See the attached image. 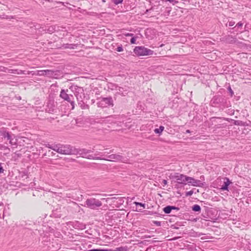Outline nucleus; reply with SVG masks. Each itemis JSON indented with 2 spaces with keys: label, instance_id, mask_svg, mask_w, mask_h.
I'll use <instances>...</instances> for the list:
<instances>
[{
  "label": "nucleus",
  "instance_id": "nucleus-1",
  "mask_svg": "<svg viewBox=\"0 0 251 251\" xmlns=\"http://www.w3.org/2000/svg\"><path fill=\"white\" fill-rule=\"evenodd\" d=\"M0 141H2L3 139L6 140L11 145H17V139L15 135L8 131L5 128L0 129Z\"/></svg>",
  "mask_w": 251,
  "mask_h": 251
},
{
  "label": "nucleus",
  "instance_id": "nucleus-2",
  "mask_svg": "<svg viewBox=\"0 0 251 251\" xmlns=\"http://www.w3.org/2000/svg\"><path fill=\"white\" fill-rule=\"evenodd\" d=\"M93 151L91 150H87L86 149H76L74 152V155H79L83 158L88 159L98 160L101 159L100 156H94L93 154H90Z\"/></svg>",
  "mask_w": 251,
  "mask_h": 251
},
{
  "label": "nucleus",
  "instance_id": "nucleus-3",
  "mask_svg": "<svg viewBox=\"0 0 251 251\" xmlns=\"http://www.w3.org/2000/svg\"><path fill=\"white\" fill-rule=\"evenodd\" d=\"M56 152L65 155H74L75 148L70 145L57 144Z\"/></svg>",
  "mask_w": 251,
  "mask_h": 251
},
{
  "label": "nucleus",
  "instance_id": "nucleus-4",
  "mask_svg": "<svg viewBox=\"0 0 251 251\" xmlns=\"http://www.w3.org/2000/svg\"><path fill=\"white\" fill-rule=\"evenodd\" d=\"M60 71L58 70H38L37 71V75L47 76L50 78H58V76L60 75Z\"/></svg>",
  "mask_w": 251,
  "mask_h": 251
},
{
  "label": "nucleus",
  "instance_id": "nucleus-5",
  "mask_svg": "<svg viewBox=\"0 0 251 251\" xmlns=\"http://www.w3.org/2000/svg\"><path fill=\"white\" fill-rule=\"evenodd\" d=\"M101 205V201L94 198L87 199L85 202V206L94 210L98 209Z\"/></svg>",
  "mask_w": 251,
  "mask_h": 251
},
{
  "label": "nucleus",
  "instance_id": "nucleus-6",
  "mask_svg": "<svg viewBox=\"0 0 251 251\" xmlns=\"http://www.w3.org/2000/svg\"><path fill=\"white\" fill-rule=\"evenodd\" d=\"M134 52L138 56H145L152 55L153 51L144 46H138L134 49Z\"/></svg>",
  "mask_w": 251,
  "mask_h": 251
},
{
  "label": "nucleus",
  "instance_id": "nucleus-7",
  "mask_svg": "<svg viewBox=\"0 0 251 251\" xmlns=\"http://www.w3.org/2000/svg\"><path fill=\"white\" fill-rule=\"evenodd\" d=\"M170 177L171 179H176L177 183L182 185H186L187 184V181H188L187 176L177 173L171 174L170 176Z\"/></svg>",
  "mask_w": 251,
  "mask_h": 251
},
{
  "label": "nucleus",
  "instance_id": "nucleus-8",
  "mask_svg": "<svg viewBox=\"0 0 251 251\" xmlns=\"http://www.w3.org/2000/svg\"><path fill=\"white\" fill-rule=\"evenodd\" d=\"M100 160H104L109 161H118L124 163H126L127 159L126 157L122 156L120 154H112L108 155L107 158H102Z\"/></svg>",
  "mask_w": 251,
  "mask_h": 251
},
{
  "label": "nucleus",
  "instance_id": "nucleus-9",
  "mask_svg": "<svg viewBox=\"0 0 251 251\" xmlns=\"http://www.w3.org/2000/svg\"><path fill=\"white\" fill-rule=\"evenodd\" d=\"M98 106L105 107L108 106H113V100L111 97L103 98L98 102Z\"/></svg>",
  "mask_w": 251,
  "mask_h": 251
},
{
  "label": "nucleus",
  "instance_id": "nucleus-10",
  "mask_svg": "<svg viewBox=\"0 0 251 251\" xmlns=\"http://www.w3.org/2000/svg\"><path fill=\"white\" fill-rule=\"evenodd\" d=\"M187 179L188 181H187V183L189 185L191 184L194 186H201L202 184L201 180L195 179L194 178L192 177L188 176Z\"/></svg>",
  "mask_w": 251,
  "mask_h": 251
},
{
  "label": "nucleus",
  "instance_id": "nucleus-11",
  "mask_svg": "<svg viewBox=\"0 0 251 251\" xmlns=\"http://www.w3.org/2000/svg\"><path fill=\"white\" fill-rule=\"evenodd\" d=\"M60 97L68 102L71 101V100L73 99V95H68L64 90H62L60 92Z\"/></svg>",
  "mask_w": 251,
  "mask_h": 251
},
{
  "label": "nucleus",
  "instance_id": "nucleus-12",
  "mask_svg": "<svg viewBox=\"0 0 251 251\" xmlns=\"http://www.w3.org/2000/svg\"><path fill=\"white\" fill-rule=\"evenodd\" d=\"M224 179V184L222 186L221 189L222 190L225 191L227 190L228 191V186L230 184L232 183V182L229 180V179L226 177L223 178Z\"/></svg>",
  "mask_w": 251,
  "mask_h": 251
},
{
  "label": "nucleus",
  "instance_id": "nucleus-13",
  "mask_svg": "<svg viewBox=\"0 0 251 251\" xmlns=\"http://www.w3.org/2000/svg\"><path fill=\"white\" fill-rule=\"evenodd\" d=\"M236 38L233 37L231 35H228L226 37V41L227 43L229 44L235 43L236 41Z\"/></svg>",
  "mask_w": 251,
  "mask_h": 251
},
{
  "label": "nucleus",
  "instance_id": "nucleus-14",
  "mask_svg": "<svg viewBox=\"0 0 251 251\" xmlns=\"http://www.w3.org/2000/svg\"><path fill=\"white\" fill-rule=\"evenodd\" d=\"M8 73H11V74H17L18 75H22V74H25V71L19 70L18 69H10V70H8Z\"/></svg>",
  "mask_w": 251,
  "mask_h": 251
},
{
  "label": "nucleus",
  "instance_id": "nucleus-15",
  "mask_svg": "<svg viewBox=\"0 0 251 251\" xmlns=\"http://www.w3.org/2000/svg\"><path fill=\"white\" fill-rule=\"evenodd\" d=\"M78 104L82 109H87L89 108V106L88 104H85L82 100L79 101Z\"/></svg>",
  "mask_w": 251,
  "mask_h": 251
},
{
  "label": "nucleus",
  "instance_id": "nucleus-16",
  "mask_svg": "<svg viewBox=\"0 0 251 251\" xmlns=\"http://www.w3.org/2000/svg\"><path fill=\"white\" fill-rule=\"evenodd\" d=\"M192 209L195 212L200 213L201 211V207L198 204H195L192 207Z\"/></svg>",
  "mask_w": 251,
  "mask_h": 251
},
{
  "label": "nucleus",
  "instance_id": "nucleus-17",
  "mask_svg": "<svg viewBox=\"0 0 251 251\" xmlns=\"http://www.w3.org/2000/svg\"><path fill=\"white\" fill-rule=\"evenodd\" d=\"M46 147L49 149H50L56 152V149H57V144L50 145V144H48L46 145Z\"/></svg>",
  "mask_w": 251,
  "mask_h": 251
},
{
  "label": "nucleus",
  "instance_id": "nucleus-18",
  "mask_svg": "<svg viewBox=\"0 0 251 251\" xmlns=\"http://www.w3.org/2000/svg\"><path fill=\"white\" fill-rule=\"evenodd\" d=\"M63 46L65 49H75V47H76V45L69 44H64L63 45Z\"/></svg>",
  "mask_w": 251,
  "mask_h": 251
},
{
  "label": "nucleus",
  "instance_id": "nucleus-19",
  "mask_svg": "<svg viewBox=\"0 0 251 251\" xmlns=\"http://www.w3.org/2000/svg\"><path fill=\"white\" fill-rule=\"evenodd\" d=\"M117 90L118 91V93H119L121 95L123 96H125L126 94H127L126 90L124 91V88L121 87H118Z\"/></svg>",
  "mask_w": 251,
  "mask_h": 251
},
{
  "label": "nucleus",
  "instance_id": "nucleus-20",
  "mask_svg": "<svg viewBox=\"0 0 251 251\" xmlns=\"http://www.w3.org/2000/svg\"><path fill=\"white\" fill-rule=\"evenodd\" d=\"M164 129V127L163 126H160L158 128H155L154 129V132L157 134H160Z\"/></svg>",
  "mask_w": 251,
  "mask_h": 251
},
{
  "label": "nucleus",
  "instance_id": "nucleus-21",
  "mask_svg": "<svg viewBox=\"0 0 251 251\" xmlns=\"http://www.w3.org/2000/svg\"><path fill=\"white\" fill-rule=\"evenodd\" d=\"M170 205L167 206L163 208V211L166 214H169L172 211Z\"/></svg>",
  "mask_w": 251,
  "mask_h": 251
},
{
  "label": "nucleus",
  "instance_id": "nucleus-22",
  "mask_svg": "<svg viewBox=\"0 0 251 251\" xmlns=\"http://www.w3.org/2000/svg\"><path fill=\"white\" fill-rule=\"evenodd\" d=\"M115 251H128V250L126 247H121L117 248Z\"/></svg>",
  "mask_w": 251,
  "mask_h": 251
},
{
  "label": "nucleus",
  "instance_id": "nucleus-23",
  "mask_svg": "<svg viewBox=\"0 0 251 251\" xmlns=\"http://www.w3.org/2000/svg\"><path fill=\"white\" fill-rule=\"evenodd\" d=\"M233 124H234V125H236V126H243V122L242 121H239V120H234Z\"/></svg>",
  "mask_w": 251,
  "mask_h": 251
},
{
  "label": "nucleus",
  "instance_id": "nucleus-24",
  "mask_svg": "<svg viewBox=\"0 0 251 251\" xmlns=\"http://www.w3.org/2000/svg\"><path fill=\"white\" fill-rule=\"evenodd\" d=\"M133 203L135 204L136 206L139 205L140 206L143 207L144 208H145V203H142L136 202V201L134 202Z\"/></svg>",
  "mask_w": 251,
  "mask_h": 251
},
{
  "label": "nucleus",
  "instance_id": "nucleus-25",
  "mask_svg": "<svg viewBox=\"0 0 251 251\" xmlns=\"http://www.w3.org/2000/svg\"><path fill=\"white\" fill-rule=\"evenodd\" d=\"M112 2L116 5L122 3L123 0H112Z\"/></svg>",
  "mask_w": 251,
  "mask_h": 251
},
{
  "label": "nucleus",
  "instance_id": "nucleus-26",
  "mask_svg": "<svg viewBox=\"0 0 251 251\" xmlns=\"http://www.w3.org/2000/svg\"><path fill=\"white\" fill-rule=\"evenodd\" d=\"M9 70L10 69H8L7 68L4 67H2L0 68V71L5 72V73H7V72L8 73V70Z\"/></svg>",
  "mask_w": 251,
  "mask_h": 251
},
{
  "label": "nucleus",
  "instance_id": "nucleus-27",
  "mask_svg": "<svg viewBox=\"0 0 251 251\" xmlns=\"http://www.w3.org/2000/svg\"><path fill=\"white\" fill-rule=\"evenodd\" d=\"M25 74L30 75L31 74L32 75H37V71H27L26 73L25 72Z\"/></svg>",
  "mask_w": 251,
  "mask_h": 251
},
{
  "label": "nucleus",
  "instance_id": "nucleus-28",
  "mask_svg": "<svg viewBox=\"0 0 251 251\" xmlns=\"http://www.w3.org/2000/svg\"><path fill=\"white\" fill-rule=\"evenodd\" d=\"M118 52H121L122 51H123V46L122 45H121L120 46H118L116 50Z\"/></svg>",
  "mask_w": 251,
  "mask_h": 251
},
{
  "label": "nucleus",
  "instance_id": "nucleus-29",
  "mask_svg": "<svg viewBox=\"0 0 251 251\" xmlns=\"http://www.w3.org/2000/svg\"><path fill=\"white\" fill-rule=\"evenodd\" d=\"M137 37H132L131 39H130V43L131 44H135L136 43V39Z\"/></svg>",
  "mask_w": 251,
  "mask_h": 251
},
{
  "label": "nucleus",
  "instance_id": "nucleus-30",
  "mask_svg": "<svg viewBox=\"0 0 251 251\" xmlns=\"http://www.w3.org/2000/svg\"><path fill=\"white\" fill-rule=\"evenodd\" d=\"M193 194V191L192 190H191L190 191H188L186 193L185 196H191Z\"/></svg>",
  "mask_w": 251,
  "mask_h": 251
},
{
  "label": "nucleus",
  "instance_id": "nucleus-31",
  "mask_svg": "<svg viewBox=\"0 0 251 251\" xmlns=\"http://www.w3.org/2000/svg\"><path fill=\"white\" fill-rule=\"evenodd\" d=\"M235 23V22H234L233 21H229L228 22V26H232L233 25H234Z\"/></svg>",
  "mask_w": 251,
  "mask_h": 251
},
{
  "label": "nucleus",
  "instance_id": "nucleus-32",
  "mask_svg": "<svg viewBox=\"0 0 251 251\" xmlns=\"http://www.w3.org/2000/svg\"><path fill=\"white\" fill-rule=\"evenodd\" d=\"M112 151H113V150H110L109 152H108V151H104V152H103V153H102V152H101V156H106V155L107 154H108V153H109L111 152Z\"/></svg>",
  "mask_w": 251,
  "mask_h": 251
},
{
  "label": "nucleus",
  "instance_id": "nucleus-33",
  "mask_svg": "<svg viewBox=\"0 0 251 251\" xmlns=\"http://www.w3.org/2000/svg\"><path fill=\"white\" fill-rule=\"evenodd\" d=\"M171 210H176L177 211L179 210V208L176 207L175 206H170Z\"/></svg>",
  "mask_w": 251,
  "mask_h": 251
},
{
  "label": "nucleus",
  "instance_id": "nucleus-34",
  "mask_svg": "<svg viewBox=\"0 0 251 251\" xmlns=\"http://www.w3.org/2000/svg\"><path fill=\"white\" fill-rule=\"evenodd\" d=\"M228 90L231 96H232L233 94V91H232V90L231 89V88L230 86L228 87Z\"/></svg>",
  "mask_w": 251,
  "mask_h": 251
},
{
  "label": "nucleus",
  "instance_id": "nucleus-35",
  "mask_svg": "<svg viewBox=\"0 0 251 251\" xmlns=\"http://www.w3.org/2000/svg\"><path fill=\"white\" fill-rule=\"evenodd\" d=\"M72 106V109H73L75 107V102L72 100H71V101H69Z\"/></svg>",
  "mask_w": 251,
  "mask_h": 251
},
{
  "label": "nucleus",
  "instance_id": "nucleus-36",
  "mask_svg": "<svg viewBox=\"0 0 251 251\" xmlns=\"http://www.w3.org/2000/svg\"><path fill=\"white\" fill-rule=\"evenodd\" d=\"M48 31L49 32L53 33L54 32V28L53 27H50L48 29Z\"/></svg>",
  "mask_w": 251,
  "mask_h": 251
},
{
  "label": "nucleus",
  "instance_id": "nucleus-37",
  "mask_svg": "<svg viewBox=\"0 0 251 251\" xmlns=\"http://www.w3.org/2000/svg\"><path fill=\"white\" fill-rule=\"evenodd\" d=\"M243 24L242 22H239L236 25V26L241 27L243 26Z\"/></svg>",
  "mask_w": 251,
  "mask_h": 251
},
{
  "label": "nucleus",
  "instance_id": "nucleus-38",
  "mask_svg": "<svg viewBox=\"0 0 251 251\" xmlns=\"http://www.w3.org/2000/svg\"><path fill=\"white\" fill-rule=\"evenodd\" d=\"M112 118V116H108V117H107L106 118H101V121L102 122H105V121H106V119H108V118Z\"/></svg>",
  "mask_w": 251,
  "mask_h": 251
},
{
  "label": "nucleus",
  "instance_id": "nucleus-39",
  "mask_svg": "<svg viewBox=\"0 0 251 251\" xmlns=\"http://www.w3.org/2000/svg\"><path fill=\"white\" fill-rule=\"evenodd\" d=\"M4 171V170L2 168V167L1 165V164L0 163V173H3Z\"/></svg>",
  "mask_w": 251,
  "mask_h": 251
},
{
  "label": "nucleus",
  "instance_id": "nucleus-40",
  "mask_svg": "<svg viewBox=\"0 0 251 251\" xmlns=\"http://www.w3.org/2000/svg\"><path fill=\"white\" fill-rule=\"evenodd\" d=\"M125 35L126 36H132L133 35V34L130 33H127Z\"/></svg>",
  "mask_w": 251,
  "mask_h": 251
},
{
  "label": "nucleus",
  "instance_id": "nucleus-41",
  "mask_svg": "<svg viewBox=\"0 0 251 251\" xmlns=\"http://www.w3.org/2000/svg\"><path fill=\"white\" fill-rule=\"evenodd\" d=\"M162 183L164 185H166L167 184L168 182H167V180H166L165 179H163L162 181Z\"/></svg>",
  "mask_w": 251,
  "mask_h": 251
},
{
  "label": "nucleus",
  "instance_id": "nucleus-42",
  "mask_svg": "<svg viewBox=\"0 0 251 251\" xmlns=\"http://www.w3.org/2000/svg\"><path fill=\"white\" fill-rule=\"evenodd\" d=\"M100 154H101V153H100V152H98V151H97V152L94 154V156H96V155H100Z\"/></svg>",
  "mask_w": 251,
  "mask_h": 251
},
{
  "label": "nucleus",
  "instance_id": "nucleus-43",
  "mask_svg": "<svg viewBox=\"0 0 251 251\" xmlns=\"http://www.w3.org/2000/svg\"><path fill=\"white\" fill-rule=\"evenodd\" d=\"M177 238H178V237H175L173 239H168V240H175L177 239Z\"/></svg>",
  "mask_w": 251,
  "mask_h": 251
},
{
  "label": "nucleus",
  "instance_id": "nucleus-44",
  "mask_svg": "<svg viewBox=\"0 0 251 251\" xmlns=\"http://www.w3.org/2000/svg\"><path fill=\"white\" fill-rule=\"evenodd\" d=\"M74 204L77 207L79 208V205L76 202H73Z\"/></svg>",
  "mask_w": 251,
  "mask_h": 251
},
{
  "label": "nucleus",
  "instance_id": "nucleus-45",
  "mask_svg": "<svg viewBox=\"0 0 251 251\" xmlns=\"http://www.w3.org/2000/svg\"><path fill=\"white\" fill-rule=\"evenodd\" d=\"M78 92L79 91L82 92L83 91L81 88H78Z\"/></svg>",
  "mask_w": 251,
  "mask_h": 251
},
{
  "label": "nucleus",
  "instance_id": "nucleus-46",
  "mask_svg": "<svg viewBox=\"0 0 251 251\" xmlns=\"http://www.w3.org/2000/svg\"><path fill=\"white\" fill-rule=\"evenodd\" d=\"M167 1H169L170 2H173L175 0H165Z\"/></svg>",
  "mask_w": 251,
  "mask_h": 251
},
{
  "label": "nucleus",
  "instance_id": "nucleus-47",
  "mask_svg": "<svg viewBox=\"0 0 251 251\" xmlns=\"http://www.w3.org/2000/svg\"><path fill=\"white\" fill-rule=\"evenodd\" d=\"M186 133H190V130L188 129L186 131Z\"/></svg>",
  "mask_w": 251,
  "mask_h": 251
},
{
  "label": "nucleus",
  "instance_id": "nucleus-48",
  "mask_svg": "<svg viewBox=\"0 0 251 251\" xmlns=\"http://www.w3.org/2000/svg\"><path fill=\"white\" fill-rule=\"evenodd\" d=\"M141 210H142V209H137V210H136V211H138V212H141Z\"/></svg>",
  "mask_w": 251,
  "mask_h": 251
},
{
  "label": "nucleus",
  "instance_id": "nucleus-49",
  "mask_svg": "<svg viewBox=\"0 0 251 251\" xmlns=\"http://www.w3.org/2000/svg\"><path fill=\"white\" fill-rule=\"evenodd\" d=\"M75 96L76 97V99H77V100L79 101V99H78V98L77 97V94L75 95Z\"/></svg>",
  "mask_w": 251,
  "mask_h": 251
},
{
  "label": "nucleus",
  "instance_id": "nucleus-50",
  "mask_svg": "<svg viewBox=\"0 0 251 251\" xmlns=\"http://www.w3.org/2000/svg\"><path fill=\"white\" fill-rule=\"evenodd\" d=\"M164 45V44H162L161 45H160L159 46V47H162Z\"/></svg>",
  "mask_w": 251,
  "mask_h": 251
},
{
  "label": "nucleus",
  "instance_id": "nucleus-51",
  "mask_svg": "<svg viewBox=\"0 0 251 251\" xmlns=\"http://www.w3.org/2000/svg\"><path fill=\"white\" fill-rule=\"evenodd\" d=\"M27 234H31V233H29V232H27Z\"/></svg>",
  "mask_w": 251,
  "mask_h": 251
}]
</instances>
